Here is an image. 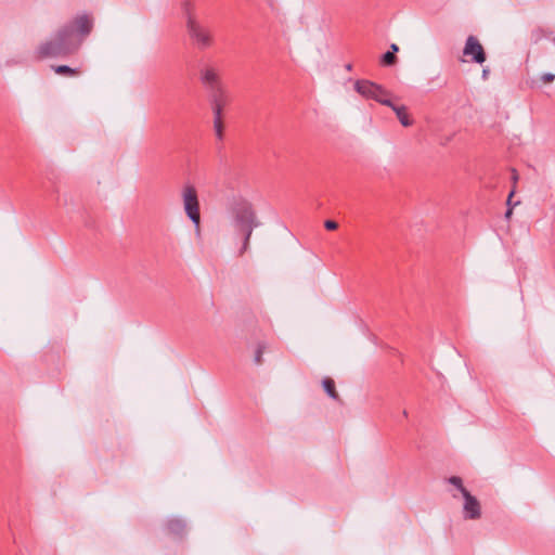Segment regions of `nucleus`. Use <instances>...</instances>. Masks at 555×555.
<instances>
[{
    "label": "nucleus",
    "mask_w": 555,
    "mask_h": 555,
    "mask_svg": "<svg viewBox=\"0 0 555 555\" xmlns=\"http://www.w3.org/2000/svg\"><path fill=\"white\" fill-rule=\"evenodd\" d=\"M324 227L330 230V231H333V230H336L338 228V223L334 220H326L324 222Z\"/></svg>",
    "instance_id": "6ab92c4d"
},
{
    "label": "nucleus",
    "mask_w": 555,
    "mask_h": 555,
    "mask_svg": "<svg viewBox=\"0 0 555 555\" xmlns=\"http://www.w3.org/2000/svg\"><path fill=\"white\" fill-rule=\"evenodd\" d=\"M449 486L456 487L461 492V496L464 500L462 515L465 520H475L481 517V505L480 502L470 494V492L464 487L461 477L452 476L446 479Z\"/></svg>",
    "instance_id": "7ed1b4c3"
},
{
    "label": "nucleus",
    "mask_w": 555,
    "mask_h": 555,
    "mask_svg": "<svg viewBox=\"0 0 555 555\" xmlns=\"http://www.w3.org/2000/svg\"><path fill=\"white\" fill-rule=\"evenodd\" d=\"M209 100L214 115L222 116L224 107L230 102L225 87L209 92Z\"/></svg>",
    "instance_id": "6e6552de"
},
{
    "label": "nucleus",
    "mask_w": 555,
    "mask_h": 555,
    "mask_svg": "<svg viewBox=\"0 0 555 555\" xmlns=\"http://www.w3.org/2000/svg\"><path fill=\"white\" fill-rule=\"evenodd\" d=\"M390 107L393 109L399 121L401 122V125L403 127H409L412 125V119L410 118L405 106H403V105L398 106V105L392 104V106H390Z\"/></svg>",
    "instance_id": "9d476101"
},
{
    "label": "nucleus",
    "mask_w": 555,
    "mask_h": 555,
    "mask_svg": "<svg viewBox=\"0 0 555 555\" xmlns=\"http://www.w3.org/2000/svg\"><path fill=\"white\" fill-rule=\"evenodd\" d=\"M555 79V75L552 74V73H545L541 76V80L544 82V83H551L553 82Z\"/></svg>",
    "instance_id": "a211bd4d"
},
{
    "label": "nucleus",
    "mask_w": 555,
    "mask_h": 555,
    "mask_svg": "<svg viewBox=\"0 0 555 555\" xmlns=\"http://www.w3.org/2000/svg\"><path fill=\"white\" fill-rule=\"evenodd\" d=\"M354 89L365 99H372L380 104L392 106V103L388 99V91L379 85L369 80H358L354 83Z\"/></svg>",
    "instance_id": "423d86ee"
},
{
    "label": "nucleus",
    "mask_w": 555,
    "mask_h": 555,
    "mask_svg": "<svg viewBox=\"0 0 555 555\" xmlns=\"http://www.w3.org/2000/svg\"><path fill=\"white\" fill-rule=\"evenodd\" d=\"M396 60L397 57L393 52L388 51L383 55V63L386 65L395 64Z\"/></svg>",
    "instance_id": "f3484780"
},
{
    "label": "nucleus",
    "mask_w": 555,
    "mask_h": 555,
    "mask_svg": "<svg viewBox=\"0 0 555 555\" xmlns=\"http://www.w3.org/2000/svg\"><path fill=\"white\" fill-rule=\"evenodd\" d=\"M322 384H323V387H324V390L326 391V393L331 398L337 400L338 399V393L336 392L334 380L332 378H330V377H326V378L323 379Z\"/></svg>",
    "instance_id": "f8f14e48"
},
{
    "label": "nucleus",
    "mask_w": 555,
    "mask_h": 555,
    "mask_svg": "<svg viewBox=\"0 0 555 555\" xmlns=\"http://www.w3.org/2000/svg\"><path fill=\"white\" fill-rule=\"evenodd\" d=\"M231 223L234 231L243 236V244L238 256H243L249 248V241L255 228L258 227L253 205L243 197L234 198L230 205Z\"/></svg>",
    "instance_id": "f03ea898"
},
{
    "label": "nucleus",
    "mask_w": 555,
    "mask_h": 555,
    "mask_svg": "<svg viewBox=\"0 0 555 555\" xmlns=\"http://www.w3.org/2000/svg\"><path fill=\"white\" fill-rule=\"evenodd\" d=\"M182 203L185 215L194 224L197 233L201 231V211L197 191L194 185L186 184L182 189Z\"/></svg>",
    "instance_id": "39448f33"
},
{
    "label": "nucleus",
    "mask_w": 555,
    "mask_h": 555,
    "mask_svg": "<svg viewBox=\"0 0 555 555\" xmlns=\"http://www.w3.org/2000/svg\"><path fill=\"white\" fill-rule=\"evenodd\" d=\"M183 528L184 524L179 519L170 520L168 522V529L170 532L179 533L180 531L183 530Z\"/></svg>",
    "instance_id": "2eb2a0df"
},
{
    "label": "nucleus",
    "mask_w": 555,
    "mask_h": 555,
    "mask_svg": "<svg viewBox=\"0 0 555 555\" xmlns=\"http://www.w3.org/2000/svg\"><path fill=\"white\" fill-rule=\"evenodd\" d=\"M513 194H514V192L512 191V192L509 193V196H508L507 203H509V199H511V197L513 196Z\"/></svg>",
    "instance_id": "b1692460"
},
{
    "label": "nucleus",
    "mask_w": 555,
    "mask_h": 555,
    "mask_svg": "<svg viewBox=\"0 0 555 555\" xmlns=\"http://www.w3.org/2000/svg\"><path fill=\"white\" fill-rule=\"evenodd\" d=\"M52 68L59 75L77 76L79 74L78 69L72 68L67 65H56V66H52Z\"/></svg>",
    "instance_id": "ddd939ff"
},
{
    "label": "nucleus",
    "mask_w": 555,
    "mask_h": 555,
    "mask_svg": "<svg viewBox=\"0 0 555 555\" xmlns=\"http://www.w3.org/2000/svg\"><path fill=\"white\" fill-rule=\"evenodd\" d=\"M512 178H513L514 182H516L518 179V173L515 169L512 170Z\"/></svg>",
    "instance_id": "412c9836"
},
{
    "label": "nucleus",
    "mask_w": 555,
    "mask_h": 555,
    "mask_svg": "<svg viewBox=\"0 0 555 555\" xmlns=\"http://www.w3.org/2000/svg\"><path fill=\"white\" fill-rule=\"evenodd\" d=\"M214 128L218 139H222L223 135V122L222 116L214 115Z\"/></svg>",
    "instance_id": "4468645a"
},
{
    "label": "nucleus",
    "mask_w": 555,
    "mask_h": 555,
    "mask_svg": "<svg viewBox=\"0 0 555 555\" xmlns=\"http://www.w3.org/2000/svg\"><path fill=\"white\" fill-rule=\"evenodd\" d=\"M390 48H391V50H392L391 52H393V53L398 51V46H397V44H395V43H392V44L390 46Z\"/></svg>",
    "instance_id": "4be33fe9"
},
{
    "label": "nucleus",
    "mask_w": 555,
    "mask_h": 555,
    "mask_svg": "<svg viewBox=\"0 0 555 555\" xmlns=\"http://www.w3.org/2000/svg\"><path fill=\"white\" fill-rule=\"evenodd\" d=\"M185 27L192 43L197 49L205 50L214 44L215 39L211 29L201 21H186Z\"/></svg>",
    "instance_id": "20e7f679"
},
{
    "label": "nucleus",
    "mask_w": 555,
    "mask_h": 555,
    "mask_svg": "<svg viewBox=\"0 0 555 555\" xmlns=\"http://www.w3.org/2000/svg\"><path fill=\"white\" fill-rule=\"evenodd\" d=\"M511 215H512V208H508V209H507V211H506V214H505V216H506L507 218H509V216H511Z\"/></svg>",
    "instance_id": "5701e85b"
},
{
    "label": "nucleus",
    "mask_w": 555,
    "mask_h": 555,
    "mask_svg": "<svg viewBox=\"0 0 555 555\" xmlns=\"http://www.w3.org/2000/svg\"><path fill=\"white\" fill-rule=\"evenodd\" d=\"M181 8L185 16V22L190 20H198L195 15V2L194 0H182Z\"/></svg>",
    "instance_id": "9b49d317"
},
{
    "label": "nucleus",
    "mask_w": 555,
    "mask_h": 555,
    "mask_svg": "<svg viewBox=\"0 0 555 555\" xmlns=\"http://www.w3.org/2000/svg\"><path fill=\"white\" fill-rule=\"evenodd\" d=\"M264 352V346L262 344H259L256 351H255V357H254V361L256 364H261L262 363V354Z\"/></svg>",
    "instance_id": "dca6fc26"
},
{
    "label": "nucleus",
    "mask_w": 555,
    "mask_h": 555,
    "mask_svg": "<svg viewBox=\"0 0 555 555\" xmlns=\"http://www.w3.org/2000/svg\"><path fill=\"white\" fill-rule=\"evenodd\" d=\"M92 26V20L88 15L77 16L70 24L60 28L50 40L42 42L36 49L35 57L43 60L74 53L82 41V38L77 36L86 37L90 34Z\"/></svg>",
    "instance_id": "f257e3e1"
},
{
    "label": "nucleus",
    "mask_w": 555,
    "mask_h": 555,
    "mask_svg": "<svg viewBox=\"0 0 555 555\" xmlns=\"http://www.w3.org/2000/svg\"><path fill=\"white\" fill-rule=\"evenodd\" d=\"M449 493L451 494V496L453 499H457L459 495H461V492L456 489V487H453V486H450V488L448 489Z\"/></svg>",
    "instance_id": "aec40b11"
},
{
    "label": "nucleus",
    "mask_w": 555,
    "mask_h": 555,
    "mask_svg": "<svg viewBox=\"0 0 555 555\" xmlns=\"http://www.w3.org/2000/svg\"><path fill=\"white\" fill-rule=\"evenodd\" d=\"M464 61H472L482 63L486 60V54L482 44L474 36H469L463 49Z\"/></svg>",
    "instance_id": "0eeeda50"
},
{
    "label": "nucleus",
    "mask_w": 555,
    "mask_h": 555,
    "mask_svg": "<svg viewBox=\"0 0 555 555\" xmlns=\"http://www.w3.org/2000/svg\"><path fill=\"white\" fill-rule=\"evenodd\" d=\"M201 80L208 92L220 89L223 86L219 72L215 67L207 66L201 70Z\"/></svg>",
    "instance_id": "1a4fd4ad"
}]
</instances>
